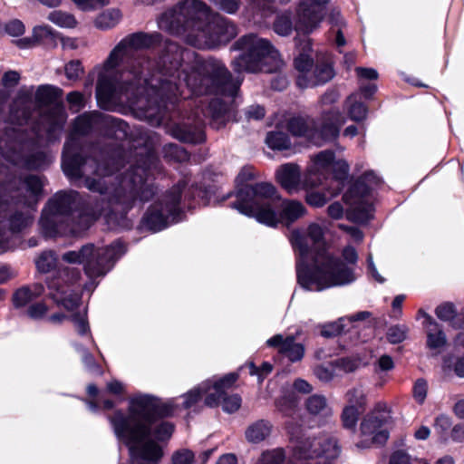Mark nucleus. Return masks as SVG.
Segmentation results:
<instances>
[{
    "label": "nucleus",
    "mask_w": 464,
    "mask_h": 464,
    "mask_svg": "<svg viewBox=\"0 0 464 464\" xmlns=\"http://www.w3.org/2000/svg\"><path fill=\"white\" fill-rule=\"evenodd\" d=\"M159 35L136 33L122 39L111 52L99 72L96 98L101 108L111 110L117 103H127L143 111L146 117L157 116L167 102L179 97L217 94L233 99L241 80L232 79L220 61L197 62L188 72H179L185 53L175 43L168 42L157 63L159 76L150 73V63L139 51L152 46Z\"/></svg>",
    "instance_id": "obj_1"
},
{
    "label": "nucleus",
    "mask_w": 464,
    "mask_h": 464,
    "mask_svg": "<svg viewBox=\"0 0 464 464\" xmlns=\"http://www.w3.org/2000/svg\"><path fill=\"white\" fill-rule=\"evenodd\" d=\"M103 124L117 127L122 136L127 134L128 125L101 112L80 115L74 121L72 133L65 142L62 167L64 174L71 179H83V186L103 197V200L121 210H129L139 200L146 202L155 194L152 176L158 169V159L150 148L140 149L136 155L140 159L131 165L124 176L117 174L120 170L109 168V162H99L94 158H82L75 153L77 141L75 135H84L92 129Z\"/></svg>",
    "instance_id": "obj_2"
},
{
    "label": "nucleus",
    "mask_w": 464,
    "mask_h": 464,
    "mask_svg": "<svg viewBox=\"0 0 464 464\" xmlns=\"http://www.w3.org/2000/svg\"><path fill=\"white\" fill-rule=\"evenodd\" d=\"M175 408L172 400L140 393L129 399L126 412L118 410L109 417L117 440L130 448L132 464H159L163 456L159 441L168 440L174 430L173 424L162 419Z\"/></svg>",
    "instance_id": "obj_3"
},
{
    "label": "nucleus",
    "mask_w": 464,
    "mask_h": 464,
    "mask_svg": "<svg viewBox=\"0 0 464 464\" xmlns=\"http://www.w3.org/2000/svg\"><path fill=\"white\" fill-rule=\"evenodd\" d=\"M325 228L310 223L304 230L292 232L290 240L298 253L296 274L299 285L309 291H323L355 280L351 268L339 262L328 250Z\"/></svg>",
    "instance_id": "obj_4"
},
{
    "label": "nucleus",
    "mask_w": 464,
    "mask_h": 464,
    "mask_svg": "<svg viewBox=\"0 0 464 464\" xmlns=\"http://www.w3.org/2000/svg\"><path fill=\"white\" fill-rule=\"evenodd\" d=\"M159 27L173 34L184 35L198 48H214L229 42L237 34V26L227 18L213 14L200 0H183L163 13Z\"/></svg>",
    "instance_id": "obj_5"
},
{
    "label": "nucleus",
    "mask_w": 464,
    "mask_h": 464,
    "mask_svg": "<svg viewBox=\"0 0 464 464\" xmlns=\"http://www.w3.org/2000/svg\"><path fill=\"white\" fill-rule=\"evenodd\" d=\"M231 207L269 227H276L279 223L289 226L306 214L302 202L282 199L276 187L266 182L242 185Z\"/></svg>",
    "instance_id": "obj_6"
},
{
    "label": "nucleus",
    "mask_w": 464,
    "mask_h": 464,
    "mask_svg": "<svg viewBox=\"0 0 464 464\" xmlns=\"http://www.w3.org/2000/svg\"><path fill=\"white\" fill-rule=\"evenodd\" d=\"M78 198L75 191L59 192L44 208L40 225L46 237L78 235L90 227L101 213L82 214L74 210Z\"/></svg>",
    "instance_id": "obj_7"
},
{
    "label": "nucleus",
    "mask_w": 464,
    "mask_h": 464,
    "mask_svg": "<svg viewBox=\"0 0 464 464\" xmlns=\"http://www.w3.org/2000/svg\"><path fill=\"white\" fill-rule=\"evenodd\" d=\"M39 272L50 273L45 282L48 295L60 307L73 312L80 304L81 296L76 289L80 271L69 266H57V257L53 251H44L35 260Z\"/></svg>",
    "instance_id": "obj_8"
},
{
    "label": "nucleus",
    "mask_w": 464,
    "mask_h": 464,
    "mask_svg": "<svg viewBox=\"0 0 464 464\" xmlns=\"http://www.w3.org/2000/svg\"><path fill=\"white\" fill-rule=\"evenodd\" d=\"M235 48L242 52L232 62L236 72H275L284 64L272 44L256 34H250L241 37L235 43Z\"/></svg>",
    "instance_id": "obj_9"
},
{
    "label": "nucleus",
    "mask_w": 464,
    "mask_h": 464,
    "mask_svg": "<svg viewBox=\"0 0 464 464\" xmlns=\"http://www.w3.org/2000/svg\"><path fill=\"white\" fill-rule=\"evenodd\" d=\"M344 122L345 118L339 111L331 110L324 113L318 122L312 118H293L288 122V130L294 136L304 137L321 146L336 139Z\"/></svg>",
    "instance_id": "obj_10"
},
{
    "label": "nucleus",
    "mask_w": 464,
    "mask_h": 464,
    "mask_svg": "<svg viewBox=\"0 0 464 464\" xmlns=\"http://www.w3.org/2000/svg\"><path fill=\"white\" fill-rule=\"evenodd\" d=\"M124 253L125 247L121 242L97 248L93 245H86L79 251L64 253L62 259L71 264H83L86 275L89 277H96L105 275L114 261Z\"/></svg>",
    "instance_id": "obj_11"
},
{
    "label": "nucleus",
    "mask_w": 464,
    "mask_h": 464,
    "mask_svg": "<svg viewBox=\"0 0 464 464\" xmlns=\"http://www.w3.org/2000/svg\"><path fill=\"white\" fill-rule=\"evenodd\" d=\"M185 185L184 181L179 182L150 206L143 218L148 229L158 232L180 220L179 202Z\"/></svg>",
    "instance_id": "obj_12"
},
{
    "label": "nucleus",
    "mask_w": 464,
    "mask_h": 464,
    "mask_svg": "<svg viewBox=\"0 0 464 464\" xmlns=\"http://www.w3.org/2000/svg\"><path fill=\"white\" fill-rule=\"evenodd\" d=\"M379 183V178L372 172H366L343 195L348 205L346 212L349 220L364 223L373 217L371 189Z\"/></svg>",
    "instance_id": "obj_13"
},
{
    "label": "nucleus",
    "mask_w": 464,
    "mask_h": 464,
    "mask_svg": "<svg viewBox=\"0 0 464 464\" xmlns=\"http://www.w3.org/2000/svg\"><path fill=\"white\" fill-rule=\"evenodd\" d=\"M390 422L391 414L388 405L384 401L377 402L361 422V439L356 446L360 449H368L373 445L385 443L389 438Z\"/></svg>",
    "instance_id": "obj_14"
},
{
    "label": "nucleus",
    "mask_w": 464,
    "mask_h": 464,
    "mask_svg": "<svg viewBox=\"0 0 464 464\" xmlns=\"http://www.w3.org/2000/svg\"><path fill=\"white\" fill-rule=\"evenodd\" d=\"M238 375L235 372L228 373L218 380H208L201 382L198 386L191 389L183 395L182 406L184 409H189L196 405L201 397L205 396V404L209 407H215L219 404L220 396L224 392L225 387H231L237 380Z\"/></svg>",
    "instance_id": "obj_15"
},
{
    "label": "nucleus",
    "mask_w": 464,
    "mask_h": 464,
    "mask_svg": "<svg viewBox=\"0 0 464 464\" xmlns=\"http://www.w3.org/2000/svg\"><path fill=\"white\" fill-rule=\"evenodd\" d=\"M34 88L24 87L17 95L11 108V120L18 125H22L30 117L31 109L34 103L38 105L47 104L55 97V89L50 85H41L35 92V102L33 100Z\"/></svg>",
    "instance_id": "obj_16"
},
{
    "label": "nucleus",
    "mask_w": 464,
    "mask_h": 464,
    "mask_svg": "<svg viewBox=\"0 0 464 464\" xmlns=\"http://www.w3.org/2000/svg\"><path fill=\"white\" fill-rule=\"evenodd\" d=\"M201 105L208 103L206 108H201L200 111L195 112L198 126L191 130L188 128H177L174 130V136L184 141L191 143H198L204 140V133L199 126L205 122V119H212L214 121L221 120L227 113L228 108L226 102H223L219 98H213L210 101L208 99L199 102Z\"/></svg>",
    "instance_id": "obj_17"
},
{
    "label": "nucleus",
    "mask_w": 464,
    "mask_h": 464,
    "mask_svg": "<svg viewBox=\"0 0 464 464\" xmlns=\"http://www.w3.org/2000/svg\"><path fill=\"white\" fill-rule=\"evenodd\" d=\"M313 67V60L308 54L301 53L295 59V68L297 71L296 85L299 88L306 89L324 84L334 75L331 63L326 62L317 63L314 70V77H308Z\"/></svg>",
    "instance_id": "obj_18"
},
{
    "label": "nucleus",
    "mask_w": 464,
    "mask_h": 464,
    "mask_svg": "<svg viewBox=\"0 0 464 464\" xmlns=\"http://www.w3.org/2000/svg\"><path fill=\"white\" fill-rule=\"evenodd\" d=\"M330 0H302L295 10V29L298 34H310L316 30L325 15Z\"/></svg>",
    "instance_id": "obj_19"
},
{
    "label": "nucleus",
    "mask_w": 464,
    "mask_h": 464,
    "mask_svg": "<svg viewBox=\"0 0 464 464\" xmlns=\"http://www.w3.org/2000/svg\"><path fill=\"white\" fill-rule=\"evenodd\" d=\"M339 453L337 440L334 438H327L296 440L293 455L296 459H313L321 455H324L325 459H334L338 457Z\"/></svg>",
    "instance_id": "obj_20"
},
{
    "label": "nucleus",
    "mask_w": 464,
    "mask_h": 464,
    "mask_svg": "<svg viewBox=\"0 0 464 464\" xmlns=\"http://www.w3.org/2000/svg\"><path fill=\"white\" fill-rule=\"evenodd\" d=\"M7 189L6 185L0 184V224L8 227V230L15 236L32 223L33 217L29 211L19 212L12 208L9 198L13 199L14 197L7 195Z\"/></svg>",
    "instance_id": "obj_21"
},
{
    "label": "nucleus",
    "mask_w": 464,
    "mask_h": 464,
    "mask_svg": "<svg viewBox=\"0 0 464 464\" xmlns=\"http://www.w3.org/2000/svg\"><path fill=\"white\" fill-rule=\"evenodd\" d=\"M334 152L330 150H322L310 156L305 168L306 185L317 188L325 185L334 164Z\"/></svg>",
    "instance_id": "obj_22"
},
{
    "label": "nucleus",
    "mask_w": 464,
    "mask_h": 464,
    "mask_svg": "<svg viewBox=\"0 0 464 464\" xmlns=\"http://www.w3.org/2000/svg\"><path fill=\"white\" fill-rule=\"evenodd\" d=\"M276 181L289 194H295L301 190H309L310 185H306V171L302 174L299 165L285 163L278 167L276 171Z\"/></svg>",
    "instance_id": "obj_23"
},
{
    "label": "nucleus",
    "mask_w": 464,
    "mask_h": 464,
    "mask_svg": "<svg viewBox=\"0 0 464 464\" xmlns=\"http://www.w3.org/2000/svg\"><path fill=\"white\" fill-rule=\"evenodd\" d=\"M268 346L277 348L279 353L286 357L292 362L302 360L304 355V347L296 343L294 336L284 337L276 334L266 341Z\"/></svg>",
    "instance_id": "obj_24"
},
{
    "label": "nucleus",
    "mask_w": 464,
    "mask_h": 464,
    "mask_svg": "<svg viewBox=\"0 0 464 464\" xmlns=\"http://www.w3.org/2000/svg\"><path fill=\"white\" fill-rule=\"evenodd\" d=\"M425 321L422 324L425 328L427 340L426 346L438 354L447 344V337L442 327L428 314H424Z\"/></svg>",
    "instance_id": "obj_25"
},
{
    "label": "nucleus",
    "mask_w": 464,
    "mask_h": 464,
    "mask_svg": "<svg viewBox=\"0 0 464 464\" xmlns=\"http://www.w3.org/2000/svg\"><path fill=\"white\" fill-rule=\"evenodd\" d=\"M3 140H0V152L1 155L5 158L7 160L13 162L15 165H21L26 167L28 169H42L46 163L47 160L44 153L39 152L34 155L29 157H24L13 150L5 149L3 147Z\"/></svg>",
    "instance_id": "obj_26"
},
{
    "label": "nucleus",
    "mask_w": 464,
    "mask_h": 464,
    "mask_svg": "<svg viewBox=\"0 0 464 464\" xmlns=\"http://www.w3.org/2000/svg\"><path fill=\"white\" fill-rule=\"evenodd\" d=\"M43 188V181L37 176H28L20 183L18 188L19 197L22 196L24 198H18L16 203H23L28 207H32L36 204L38 197L41 194Z\"/></svg>",
    "instance_id": "obj_27"
},
{
    "label": "nucleus",
    "mask_w": 464,
    "mask_h": 464,
    "mask_svg": "<svg viewBox=\"0 0 464 464\" xmlns=\"http://www.w3.org/2000/svg\"><path fill=\"white\" fill-rule=\"evenodd\" d=\"M42 121L46 131V139L52 140L56 139V133L62 130L66 121V114L62 107L54 106L43 117Z\"/></svg>",
    "instance_id": "obj_28"
},
{
    "label": "nucleus",
    "mask_w": 464,
    "mask_h": 464,
    "mask_svg": "<svg viewBox=\"0 0 464 464\" xmlns=\"http://www.w3.org/2000/svg\"><path fill=\"white\" fill-rule=\"evenodd\" d=\"M271 431V423L265 420H259L247 426L245 437L249 443L257 444L266 440L270 436Z\"/></svg>",
    "instance_id": "obj_29"
},
{
    "label": "nucleus",
    "mask_w": 464,
    "mask_h": 464,
    "mask_svg": "<svg viewBox=\"0 0 464 464\" xmlns=\"http://www.w3.org/2000/svg\"><path fill=\"white\" fill-rule=\"evenodd\" d=\"M331 173H333L332 182H335L336 187L332 190L330 188H326L331 197H334L341 191V182L344 180L349 173V165L344 160H335L334 158V164L332 167Z\"/></svg>",
    "instance_id": "obj_30"
},
{
    "label": "nucleus",
    "mask_w": 464,
    "mask_h": 464,
    "mask_svg": "<svg viewBox=\"0 0 464 464\" xmlns=\"http://www.w3.org/2000/svg\"><path fill=\"white\" fill-rule=\"evenodd\" d=\"M122 14L119 9L111 8L101 13L94 21L97 28L108 30L114 27L121 19Z\"/></svg>",
    "instance_id": "obj_31"
},
{
    "label": "nucleus",
    "mask_w": 464,
    "mask_h": 464,
    "mask_svg": "<svg viewBox=\"0 0 464 464\" xmlns=\"http://www.w3.org/2000/svg\"><path fill=\"white\" fill-rule=\"evenodd\" d=\"M274 32L280 36H288L295 29V24H293L292 15L289 11H285L276 15L273 23Z\"/></svg>",
    "instance_id": "obj_32"
},
{
    "label": "nucleus",
    "mask_w": 464,
    "mask_h": 464,
    "mask_svg": "<svg viewBox=\"0 0 464 464\" xmlns=\"http://www.w3.org/2000/svg\"><path fill=\"white\" fill-rule=\"evenodd\" d=\"M442 370L446 373L452 372L456 376L464 378V353L444 357Z\"/></svg>",
    "instance_id": "obj_33"
},
{
    "label": "nucleus",
    "mask_w": 464,
    "mask_h": 464,
    "mask_svg": "<svg viewBox=\"0 0 464 464\" xmlns=\"http://www.w3.org/2000/svg\"><path fill=\"white\" fill-rule=\"evenodd\" d=\"M345 106L351 120L360 121L365 119L367 108L357 100V94L350 95L345 102Z\"/></svg>",
    "instance_id": "obj_34"
},
{
    "label": "nucleus",
    "mask_w": 464,
    "mask_h": 464,
    "mask_svg": "<svg viewBox=\"0 0 464 464\" xmlns=\"http://www.w3.org/2000/svg\"><path fill=\"white\" fill-rule=\"evenodd\" d=\"M47 19L51 23L62 28L72 29L76 27L78 24L77 20L72 14L62 10H54L49 13Z\"/></svg>",
    "instance_id": "obj_35"
},
{
    "label": "nucleus",
    "mask_w": 464,
    "mask_h": 464,
    "mask_svg": "<svg viewBox=\"0 0 464 464\" xmlns=\"http://www.w3.org/2000/svg\"><path fill=\"white\" fill-rule=\"evenodd\" d=\"M307 411L314 415L331 414V409L328 407L325 397L322 395H313L306 401Z\"/></svg>",
    "instance_id": "obj_36"
},
{
    "label": "nucleus",
    "mask_w": 464,
    "mask_h": 464,
    "mask_svg": "<svg viewBox=\"0 0 464 464\" xmlns=\"http://www.w3.org/2000/svg\"><path fill=\"white\" fill-rule=\"evenodd\" d=\"M345 401L347 406L365 410L366 394L363 388L357 386L348 390L345 393Z\"/></svg>",
    "instance_id": "obj_37"
},
{
    "label": "nucleus",
    "mask_w": 464,
    "mask_h": 464,
    "mask_svg": "<svg viewBox=\"0 0 464 464\" xmlns=\"http://www.w3.org/2000/svg\"><path fill=\"white\" fill-rule=\"evenodd\" d=\"M266 143L272 150H283L290 147L288 136L282 131H271L267 133Z\"/></svg>",
    "instance_id": "obj_38"
},
{
    "label": "nucleus",
    "mask_w": 464,
    "mask_h": 464,
    "mask_svg": "<svg viewBox=\"0 0 464 464\" xmlns=\"http://www.w3.org/2000/svg\"><path fill=\"white\" fill-rule=\"evenodd\" d=\"M363 411L364 410L362 409L345 405L342 413V420L343 426L347 429H353L357 424L359 416Z\"/></svg>",
    "instance_id": "obj_39"
},
{
    "label": "nucleus",
    "mask_w": 464,
    "mask_h": 464,
    "mask_svg": "<svg viewBox=\"0 0 464 464\" xmlns=\"http://www.w3.org/2000/svg\"><path fill=\"white\" fill-rule=\"evenodd\" d=\"M0 224V255L14 250L16 246V237L8 229H4Z\"/></svg>",
    "instance_id": "obj_40"
},
{
    "label": "nucleus",
    "mask_w": 464,
    "mask_h": 464,
    "mask_svg": "<svg viewBox=\"0 0 464 464\" xmlns=\"http://www.w3.org/2000/svg\"><path fill=\"white\" fill-rule=\"evenodd\" d=\"M229 387L224 388V392L220 396L219 402L222 400V407L226 412L233 413L237 411L241 406V398L237 394L227 395L226 390Z\"/></svg>",
    "instance_id": "obj_41"
},
{
    "label": "nucleus",
    "mask_w": 464,
    "mask_h": 464,
    "mask_svg": "<svg viewBox=\"0 0 464 464\" xmlns=\"http://www.w3.org/2000/svg\"><path fill=\"white\" fill-rule=\"evenodd\" d=\"M314 373L320 381L329 382L337 375V371L334 362H332L327 365H317L314 369Z\"/></svg>",
    "instance_id": "obj_42"
},
{
    "label": "nucleus",
    "mask_w": 464,
    "mask_h": 464,
    "mask_svg": "<svg viewBox=\"0 0 464 464\" xmlns=\"http://www.w3.org/2000/svg\"><path fill=\"white\" fill-rule=\"evenodd\" d=\"M408 332L405 324L393 325L388 329L387 339L391 343H400L407 338Z\"/></svg>",
    "instance_id": "obj_43"
},
{
    "label": "nucleus",
    "mask_w": 464,
    "mask_h": 464,
    "mask_svg": "<svg viewBox=\"0 0 464 464\" xmlns=\"http://www.w3.org/2000/svg\"><path fill=\"white\" fill-rule=\"evenodd\" d=\"M315 188H311L309 190H304L305 194V202L314 208H322L324 206L328 200V198L324 192L316 191Z\"/></svg>",
    "instance_id": "obj_44"
},
{
    "label": "nucleus",
    "mask_w": 464,
    "mask_h": 464,
    "mask_svg": "<svg viewBox=\"0 0 464 464\" xmlns=\"http://www.w3.org/2000/svg\"><path fill=\"white\" fill-rule=\"evenodd\" d=\"M3 30L10 36L16 37L24 34L25 27L22 21L13 19L6 24L0 21V33Z\"/></svg>",
    "instance_id": "obj_45"
},
{
    "label": "nucleus",
    "mask_w": 464,
    "mask_h": 464,
    "mask_svg": "<svg viewBox=\"0 0 464 464\" xmlns=\"http://www.w3.org/2000/svg\"><path fill=\"white\" fill-rule=\"evenodd\" d=\"M334 362L337 372H343L345 373L354 372L361 364L359 359L349 357L337 359Z\"/></svg>",
    "instance_id": "obj_46"
},
{
    "label": "nucleus",
    "mask_w": 464,
    "mask_h": 464,
    "mask_svg": "<svg viewBox=\"0 0 464 464\" xmlns=\"http://www.w3.org/2000/svg\"><path fill=\"white\" fill-rule=\"evenodd\" d=\"M165 157L175 161H184L188 160L187 151L177 144H168L164 147Z\"/></svg>",
    "instance_id": "obj_47"
},
{
    "label": "nucleus",
    "mask_w": 464,
    "mask_h": 464,
    "mask_svg": "<svg viewBox=\"0 0 464 464\" xmlns=\"http://www.w3.org/2000/svg\"><path fill=\"white\" fill-rule=\"evenodd\" d=\"M218 10L229 14H236L241 5V0H208Z\"/></svg>",
    "instance_id": "obj_48"
},
{
    "label": "nucleus",
    "mask_w": 464,
    "mask_h": 464,
    "mask_svg": "<svg viewBox=\"0 0 464 464\" xmlns=\"http://www.w3.org/2000/svg\"><path fill=\"white\" fill-rule=\"evenodd\" d=\"M70 319L73 323L79 334L83 335L89 332V324L86 320V313H72Z\"/></svg>",
    "instance_id": "obj_49"
},
{
    "label": "nucleus",
    "mask_w": 464,
    "mask_h": 464,
    "mask_svg": "<svg viewBox=\"0 0 464 464\" xmlns=\"http://www.w3.org/2000/svg\"><path fill=\"white\" fill-rule=\"evenodd\" d=\"M194 453L187 449H182L175 451L172 454V464H191L194 461Z\"/></svg>",
    "instance_id": "obj_50"
},
{
    "label": "nucleus",
    "mask_w": 464,
    "mask_h": 464,
    "mask_svg": "<svg viewBox=\"0 0 464 464\" xmlns=\"http://www.w3.org/2000/svg\"><path fill=\"white\" fill-rule=\"evenodd\" d=\"M345 318H340L338 321L326 324L322 330V334L326 337L334 336L342 334L344 331Z\"/></svg>",
    "instance_id": "obj_51"
},
{
    "label": "nucleus",
    "mask_w": 464,
    "mask_h": 464,
    "mask_svg": "<svg viewBox=\"0 0 464 464\" xmlns=\"http://www.w3.org/2000/svg\"><path fill=\"white\" fill-rule=\"evenodd\" d=\"M54 35L55 31L47 24L37 25L33 29V36L36 43H39L40 41L46 38H53Z\"/></svg>",
    "instance_id": "obj_52"
},
{
    "label": "nucleus",
    "mask_w": 464,
    "mask_h": 464,
    "mask_svg": "<svg viewBox=\"0 0 464 464\" xmlns=\"http://www.w3.org/2000/svg\"><path fill=\"white\" fill-rule=\"evenodd\" d=\"M83 72L80 61H71L65 65V75L69 80H77Z\"/></svg>",
    "instance_id": "obj_53"
},
{
    "label": "nucleus",
    "mask_w": 464,
    "mask_h": 464,
    "mask_svg": "<svg viewBox=\"0 0 464 464\" xmlns=\"http://www.w3.org/2000/svg\"><path fill=\"white\" fill-rule=\"evenodd\" d=\"M82 11H92L108 4V0H72Z\"/></svg>",
    "instance_id": "obj_54"
},
{
    "label": "nucleus",
    "mask_w": 464,
    "mask_h": 464,
    "mask_svg": "<svg viewBox=\"0 0 464 464\" xmlns=\"http://www.w3.org/2000/svg\"><path fill=\"white\" fill-rule=\"evenodd\" d=\"M249 373L251 375H257L258 381L262 382L263 379L272 372V365L268 362H264L260 368L256 367L254 362L247 363Z\"/></svg>",
    "instance_id": "obj_55"
},
{
    "label": "nucleus",
    "mask_w": 464,
    "mask_h": 464,
    "mask_svg": "<svg viewBox=\"0 0 464 464\" xmlns=\"http://www.w3.org/2000/svg\"><path fill=\"white\" fill-rule=\"evenodd\" d=\"M428 384L427 382L423 379H419L416 381L413 386V396L414 399L419 402L422 403L427 395Z\"/></svg>",
    "instance_id": "obj_56"
},
{
    "label": "nucleus",
    "mask_w": 464,
    "mask_h": 464,
    "mask_svg": "<svg viewBox=\"0 0 464 464\" xmlns=\"http://www.w3.org/2000/svg\"><path fill=\"white\" fill-rule=\"evenodd\" d=\"M33 299L26 286L18 289L14 295V304L15 306H24Z\"/></svg>",
    "instance_id": "obj_57"
},
{
    "label": "nucleus",
    "mask_w": 464,
    "mask_h": 464,
    "mask_svg": "<svg viewBox=\"0 0 464 464\" xmlns=\"http://www.w3.org/2000/svg\"><path fill=\"white\" fill-rule=\"evenodd\" d=\"M343 257L346 261V263H343L339 258L335 257L339 262L342 264L347 266L349 268H351L352 272H353V268L352 266L355 265L358 259V256L356 253V250L352 246H346L343 251ZM354 274V273H353ZM355 276V275H353Z\"/></svg>",
    "instance_id": "obj_58"
},
{
    "label": "nucleus",
    "mask_w": 464,
    "mask_h": 464,
    "mask_svg": "<svg viewBox=\"0 0 464 464\" xmlns=\"http://www.w3.org/2000/svg\"><path fill=\"white\" fill-rule=\"evenodd\" d=\"M276 408L285 414H290L291 411L295 407L296 401L291 397H283L276 401Z\"/></svg>",
    "instance_id": "obj_59"
},
{
    "label": "nucleus",
    "mask_w": 464,
    "mask_h": 464,
    "mask_svg": "<svg viewBox=\"0 0 464 464\" xmlns=\"http://www.w3.org/2000/svg\"><path fill=\"white\" fill-rule=\"evenodd\" d=\"M451 428V420L448 416H439L434 424L435 430L440 435L444 436Z\"/></svg>",
    "instance_id": "obj_60"
},
{
    "label": "nucleus",
    "mask_w": 464,
    "mask_h": 464,
    "mask_svg": "<svg viewBox=\"0 0 464 464\" xmlns=\"http://www.w3.org/2000/svg\"><path fill=\"white\" fill-rule=\"evenodd\" d=\"M67 101L71 110L77 112L82 107L83 96L78 92H72L67 95Z\"/></svg>",
    "instance_id": "obj_61"
},
{
    "label": "nucleus",
    "mask_w": 464,
    "mask_h": 464,
    "mask_svg": "<svg viewBox=\"0 0 464 464\" xmlns=\"http://www.w3.org/2000/svg\"><path fill=\"white\" fill-rule=\"evenodd\" d=\"M47 312V306L44 303H36L29 306L27 313L32 318L38 319L43 317Z\"/></svg>",
    "instance_id": "obj_62"
},
{
    "label": "nucleus",
    "mask_w": 464,
    "mask_h": 464,
    "mask_svg": "<svg viewBox=\"0 0 464 464\" xmlns=\"http://www.w3.org/2000/svg\"><path fill=\"white\" fill-rule=\"evenodd\" d=\"M376 366V371L388 372L394 368V362L391 356L384 354L378 359Z\"/></svg>",
    "instance_id": "obj_63"
},
{
    "label": "nucleus",
    "mask_w": 464,
    "mask_h": 464,
    "mask_svg": "<svg viewBox=\"0 0 464 464\" xmlns=\"http://www.w3.org/2000/svg\"><path fill=\"white\" fill-rule=\"evenodd\" d=\"M410 456L402 450L395 451L390 459V464H410Z\"/></svg>",
    "instance_id": "obj_64"
}]
</instances>
